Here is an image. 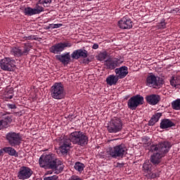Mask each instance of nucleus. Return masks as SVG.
Segmentation results:
<instances>
[{
  "instance_id": "32",
  "label": "nucleus",
  "mask_w": 180,
  "mask_h": 180,
  "mask_svg": "<svg viewBox=\"0 0 180 180\" xmlns=\"http://www.w3.org/2000/svg\"><path fill=\"white\" fill-rule=\"evenodd\" d=\"M38 2L40 5L48 8V6H50V4H51V0H38Z\"/></svg>"
},
{
  "instance_id": "14",
  "label": "nucleus",
  "mask_w": 180,
  "mask_h": 180,
  "mask_svg": "<svg viewBox=\"0 0 180 180\" xmlns=\"http://www.w3.org/2000/svg\"><path fill=\"white\" fill-rule=\"evenodd\" d=\"M56 58L60 61V63H62L63 65H68L71 61V55H70V52H68L66 53L56 55Z\"/></svg>"
},
{
  "instance_id": "30",
  "label": "nucleus",
  "mask_w": 180,
  "mask_h": 180,
  "mask_svg": "<svg viewBox=\"0 0 180 180\" xmlns=\"http://www.w3.org/2000/svg\"><path fill=\"white\" fill-rule=\"evenodd\" d=\"M71 57L74 60H78V58H81V53L79 51V49L74 51L71 54Z\"/></svg>"
},
{
  "instance_id": "13",
  "label": "nucleus",
  "mask_w": 180,
  "mask_h": 180,
  "mask_svg": "<svg viewBox=\"0 0 180 180\" xmlns=\"http://www.w3.org/2000/svg\"><path fill=\"white\" fill-rule=\"evenodd\" d=\"M118 26L120 29H131L133 21L129 17L124 16L118 22Z\"/></svg>"
},
{
  "instance_id": "29",
  "label": "nucleus",
  "mask_w": 180,
  "mask_h": 180,
  "mask_svg": "<svg viewBox=\"0 0 180 180\" xmlns=\"http://www.w3.org/2000/svg\"><path fill=\"white\" fill-rule=\"evenodd\" d=\"M172 108L174 110H180V98H178L172 103Z\"/></svg>"
},
{
  "instance_id": "27",
  "label": "nucleus",
  "mask_w": 180,
  "mask_h": 180,
  "mask_svg": "<svg viewBox=\"0 0 180 180\" xmlns=\"http://www.w3.org/2000/svg\"><path fill=\"white\" fill-rule=\"evenodd\" d=\"M74 168L75 169H76V171H78L79 172H82V171H84V168H85V165H84V163L77 162L75 164Z\"/></svg>"
},
{
  "instance_id": "22",
  "label": "nucleus",
  "mask_w": 180,
  "mask_h": 180,
  "mask_svg": "<svg viewBox=\"0 0 180 180\" xmlns=\"http://www.w3.org/2000/svg\"><path fill=\"white\" fill-rule=\"evenodd\" d=\"M11 123H12V118L10 116H6L3 120H0V128L2 126L6 129Z\"/></svg>"
},
{
  "instance_id": "15",
  "label": "nucleus",
  "mask_w": 180,
  "mask_h": 180,
  "mask_svg": "<svg viewBox=\"0 0 180 180\" xmlns=\"http://www.w3.org/2000/svg\"><path fill=\"white\" fill-rule=\"evenodd\" d=\"M115 74L119 79H123L129 74V68L127 66L116 68Z\"/></svg>"
},
{
  "instance_id": "48",
  "label": "nucleus",
  "mask_w": 180,
  "mask_h": 180,
  "mask_svg": "<svg viewBox=\"0 0 180 180\" xmlns=\"http://www.w3.org/2000/svg\"><path fill=\"white\" fill-rule=\"evenodd\" d=\"M148 139H149V138H148V137H146V140H148Z\"/></svg>"
},
{
  "instance_id": "17",
  "label": "nucleus",
  "mask_w": 180,
  "mask_h": 180,
  "mask_svg": "<svg viewBox=\"0 0 180 180\" xmlns=\"http://www.w3.org/2000/svg\"><path fill=\"white\" fill-rule=\"evenodd\" d=\"M146 102L149 103V105H157L160 101H161V98L160 96L156 94H151L150 96H146Z\"/></svg>"
},
{
  "instance_id": "11",
  "label": "nucleus",
  "mask_w": 180,
  "mask_h": 180,
  "mask_svg": "<svg viewBox=\"0 0 180 180\" xmlns=\"http://www.w3.org/2000/svg\"><path fill=\"white\" fill-rule=\"evenodd\" d=\"M107 129L110 133H119V131H122V129H123L122 120L120 118L112 120Z\"/></svg>"
},
{
  "instance_id": "44",
  "label": "nucleus",
  "mask_w": 180,
  "mask_h": 180,
  "mask_svg": "<svg viewBox=\"0 0 180 180\" xmlns=\"http://www.w3.org/2000/svg\"><path fill=\"white\" fill-rule=\"evenodd\" d=\"M92 49H94V50H96L97 49H99V45L98 44H94L93 45Z\"/></svg>"
},
{
  "instance_id": "33",
  "label": "nucleus",
  "mask_w": 180,
  "mask_h": 180,
  "mask_svg": "<svg viewBox=\"0 0 180 180\" xmlns=\"http://www.w3.org/2000/svg\"><path fill=\"white\" fill-rule=\"evenodd\" d=\"M34 9L35 10V13H37V15L39 13H41V12H43V11H44V8L40 6V4H39V1L36 4L35 8Z\"/></svg>"
},
{
  "instance_id": "43",
  "label": "nucleus",
  "mask_w": 180,
  "mask_h": 180,
  "mask_svg": "<svg viewBox=\"0 0 180 180\" xmlns=\"http://www.w3.org/2000/svg\"><path fill=\"white\" fill-rule=\"evenodd\" d=\"M117 167L118 168H122V167H124V163H120V162H117Z\"/></svg>"
},
{
  "instance_id": "23",
  "label": "nucleus",
  "mask_w": 180,
  "mask_h": 180,
  "mask_svg": "<svg viewBox=\"0 0 180 180\" xmlns=\"http://www.w3.org/2000/svg\"><path fill=\"white\" fill-rule=\"evenodd\" d=\"M4 153H7L8 155H11L13 157H18V153H16V150L15 148L12 147H5L3 148Z\"/></svg>"
},
{
  "instance_id": "7",
  "label": "nucleus",
  "mask_w": 180,
  "mask_h": 180,
  "mask_svg": "<svg viewBox=\"0 0 180 180\" xmlns=\"http://www.w3.org/2000/svg\"><path fill=\"white\" fill-rule=\"evenodd\" d=\"M16 67V61L12 58L6 57L0 60V68L3 71H13Z\"/></svg>"
},
{
  "instance_id": "42",
  "label": "nucleus",
  "mask_w": 180,
  "mask_h": 180,
  "mask_svg": "<svg viewBox=\"0 0 180 180\" xmlns=\"http://www.w3.org/2000/svg\"><path fill=\"white\" fill-rule=\"evenodd\" d=\"M34 36H28V37H24V39H27V40H36V39L34 38Z\"/></svg>"
},
{
  "instance_id": "12",
  "label": "nucleus",
  "mask_w": 180,
  "mask_h": 180,
  "mask_svg": "<svg viewBox=\"0 0 180 180\" xmlns=\"http://www.w3.org/2000/svg\"><path fill=\"white\" fill-rule=\"evenodd\" d=\"M32 175H33V171L28 167H21L18 172V179L22 180L29 179Z\"/></svg>"
},
{
  "instance_id": "40",
  "label": "nucleus",
  "mask_w": 180,
  "mask_h": 180,
  "mask_svg": "<svg viewBox=\"0 0 180 180\" xmlns=\"http://www.w3.org/2000/svg\"><path fill=\"white\" fill-rule=\"evenodd\" d=\"M61 26H63V24H51V29H58Z\"/></svg>"
},
{
  "instance_id": "10",
  "label": "nucleus",
  "mask_w": 180,
  "mask_h": 180,
  "mask_svg": "<svg viewBox=\"0 0 180 180\" xmlns=\"http://www.w3.org/2000/svg\"><path fill=\"white\" fill-rule=\"evenodd\" d=\"M72 46V44H71V42L66 41L54 44L51 48H49V51L53 54H60V53L64 51L67 47H71Z\"/></svg>"
},
{
  "instance_id": "37",
  "label": "nucleus",
  "mask_w": 180,
  "mask_h": 180,
  "mask_svg": "<svg viewBox=\"0 0 180 180\" xmlns=\"http://www.w3.org/2000/svg\"><path fill=\"white\" fill-rule=\"evenodd\" d=\"M106 57H108V53H106V52L101 53L98 55V60L100 61H103V60L106 59Z\"/></svg>"
},
{
  "instance_id": "1",
  "label": "nucleus",
  "mask_w": 180,
  "mask_h": 180,
  "mask_svg": "<svg viewBox=\"0 0 180 180\" xmlns=\"http://www.w3.org/2000/svg\"><path fill=\"white\" fill-rule=\"evenodd\" d=\"M88 136L84 132L81 131H73L70 134L68 138L64 137L60 141L59 151L63 155H65L70 148H71V143L84 147V146L88 144Z\"/></svg>"
},
{
  "instance_id": "5",
  "label": "nucleus",
  "mask_w": 180,
  "mask_h": 180,
  "mask_svg": "<svg viewBox=\"0 0 180 180\" xmlns=\"http://www.w3.org/2000/svg\"><path fill=\"white\" fill-rule=\"evenodd\" d=\"M51 96L53 99H63L65 96V91L64 90V86L61 82L55 83L51 87Z\"/></svg>"
},
{
  "instance_id": "38",
  "label": "nucleus",
  "mask_w": 180,
  "mask_h": 180,
  "mask_svg": "<svg viewBox=\"0 0 180 180\" xmlns=\"http://www.w3.org/2000/svg\"><path fill=\"white\" fill-rule=\"evenodd\" d=\"M158 27L159 29H165V27H167L165 20H162V21L158 25Z\"/></svg>"
},
{
  "instance_id": "16",
  "label": "nucleus",
  "mask_w": 180,
  "mask_h": 180,
  "mask_svg": "<svg viewBox=\"0 0 180 180\" xmlns=\"http://www.w3.org/2000/svg\"><path fill=\"white\" fill-rule=\"evenodd\" d=\"M151 153H153V154L150 156V162H152L153 165H158V164L161 162V158H162L164 155L157 151H151Z\"/></svg>"
},
{
  "instance_id": "8",
  "label": "nucleus",
  "mask_w": 180,
  "mask_h": 180,
  "mask_svg": "<svg viewBox=\"0 0 180 180\" xmlns=\"http://www.w3.org/2000/svg\"><path fill=\"white\" fill-rule=\"evenodd\" d=\"M146 85L153 86V88L160 89L164 85V79L161 77H155L154 75L148 76L146 79Z\"/></svg>"
},
{
  "instance_id": "47",
  "label": "nucleus",
  "mask_w": 180,
  "mask_h": 180,
  "mask_svg": "<svg viewBox=\"0 0 180 180\" xmlns=\"http://www.w3.org/2000/svg\"><path fill=\"white\" fill-rule=\"evenodd\" d=\"M85 63H86L88 64L89 63V59H86Z\"/></svg>"
},
{
  "instance_id": "9",
  "label": "nucleus",
  "mask_w": 180,
  "mask_h": 180,
  "mask_svg": "<svg viewBox=\"0 0 180 180\" xmlns=\"http://www.w3.org/2000/svg\"><path fill=\"white\" fill-rule=\"evenodd\" d=\"M144 102V97L140 95H136L131 97L128 101L127 105L129 109L131 110H136L140 105H143Z\"/></svg>"
},
{
  "instance_id": "35",
  "label": "nucleus",
  "mask_w": 180,
  "mask_h": 180,
  "mask_svg": "<svg viewBox=\"0 0 180 180\" xmlns=\"http://www.w3.org/2000/svg\"><path fill=\"white\" fill-rule=\"evenodd\" d=\"M80 51V56L82 58H86L88 57V51L85 49H79Z\"/></svg>"
},
{
  "instance_id": "46",
  "label": "nucleus",
  "mask_w": 180,
  "mask_h": 180,
  "mask_svg": "<svg viewBox=\"0 0 180 180\" xmlns=\"http://www.w3.org/2000/svg\"><path fill=\"white\" fill-rule=\"evenodd\" d=\"M46 30H49V29H51V24L46 27Z\"/></svg>"
},
{
  "instance_id": "2",
  "label": "nucleus",
  "mask_w": 180,
  "mask_h": 180,
  "mask_svg": "<svg viewBox=\"0 0 180 180\" xmlns=\"http://www.w3.org/2000/svg\"><path fill=\"white\" fill-rule=\"evenodd\" d=\"M39 166L45 169H53L55 174H60L64 169L63 162L55 154L42 155L39 160Z\"/></svg>"
},
{
  "instance_id": "28",
  "label": "nucleus",
  "mask_w": 180,
  "mask_h": 180,
  "mask_svg": "<svg viewBox=\"0 0 180 180\" xmlns=\"http://www.w3.org/2000/svg\"><path fill=\"white\" fill-rule=\"evenodd\" d=\"M143 169L146 174H150L153 171V165L150 163H144L143 165Z\"/></svg>"
},
{
  "instance_id": "19",
  "label": "nucleus",
  "mask_w": 180,
  "mask_h": 180,
  "mask_svg": "<svg viewBox=\"0 0 180 180\" xmlns=\"http://www.w3.org/2000/svg\"><path fill=\"white\" fill-rule=\"evenodd\" d=\"M119 62L117 60H113L109 58L105 61L104 65H105L107 70H115L117 67Z\"/></svg>"
},
{
  "instance_id": "25",
  "label": "nucleus",
  "mask_w": 180,
  "mask_h": 180,
  "mask_svg": "<svg viewBox=\"0 0 180 180\" xmlns=\"http://www.w3.org/2000/svg\"><path fill=\"white\" fill-rule=\"evenodd\" d=\"M11 54L14 57H22V50L17 47H13L11 50Z\"/></svg>"
},
{
  "instance_id": "39",
  "label": "nucleus",
  "mask_w": 180,
  "mask_h": 180,
  "mask_svg": "<svg viewBox=\"0 0 180 180\" xmlns=\"http://www.w3.org/2000/svg\"><path fill=\"white\" fill-rule=\"evenodd\" d=\"M44 180H59L58 176L56 175H53L51 176L45 177Z\"/></svg>"
},
{
  "instance_id": "31",
  "label": "nucleus",
  "mask_w": 180,
  "mask_h": 180,
  "mask_svg": "<svg viewBox=\"0 0 180 180\" xmlns=\"http://www.w3.org/2000/svg\"><path fill=\"white\" fill-rule=\"evenodd\" d=\"M4 95L6 99H12V98H13V89H11L10 90H6Z\"/></svg>"
},
{
  "instance_id": "21",
  "label": "nucleus",
  "mask_w": 180,
  "mask_h": 180,
  "mask_svg": "<svg viewBox=\"0 0 180 180\" xmlns=\"http://www.w3.org/2000/svg\"><path fill=\"white\" fill-rule=\"evenodd\" d=\"M105 81L107 82V85H110V86H112V85H116V84H117V81H119V79L117 78V76L111 75L106 78Z\"/></svg>"
},
{
  "instance_id": "6",
  "label": "nucleus",
  "mask_w": 180,
  "mask_h": 180,
  "mask_svg": "<svg viewBox=\"0 0 180 180\" xmlns=\"http://www.w3.org/2000/svg\"><path fill=\"white\" fill-rule=\"evenodd\" d=\"M6 139L11 147H18V146H20L22 143V136H20V134L16 132H8L6 135Z\"/></svg>"
},
{
  "instance_id": "41",
  "label": "nucleus",
  "mask_w": 180,
  "mask_h": 180,
  "mask_svg": "<svg viewBox=\"0 0 180 180\" xmlns=\"http://www.w3.org/2000/svg\"><path fill=\"white\" fill-rule=\"evenodd\" d=\"M8 109H16V105L15 104H7Z\"/></svg>"
},
{
  "instance_id": "20",
  "label": "nucleus",
  "mask_w": 180,
  "mask_h": 180,
  "mask_svg": "<svg viewBox=\"0 0 180 180\" xmlns=\"http://www.w3.org/2000/svg\"><path fill=\"white\" fill-rule=\"evenodd\" d=\"M161 116H162V113L156 112L155 115H153L152 116V117L149 120L148 124L149 126H154L155 124L157 123V122H158V120H160V117H161Z\"/></svg>"
},
{
  "instance_id": "4",
  "label": "nucleus",
  "mask_w": 180,
  "mask_h": 180,
  "mask_svg": "<svg viewBox=\"0 0 180 180\" xmlns=\"http://www.w3.org/2000/svg\"><path fill=\"white\" fill-rule=\"evenodd\" d=\"M172 147V144L171 142L168 141H165L163 142H160L158 144H153L150 147V151L155 152L157 151L160 154L162 155L163 157H165L166 154L169 153V150Z\"/></svg>"
},
{
  "instance_id": "26",
  "label": "nucleus",
  "mask_w": 180,
  "mask_h": 180,
  "mask_svg": "<svg viewBox=\"0 0 180 180\" xmlns=\"http://www.w3.org/2000/svg\"><path fill=\"white\" fill-rule=\"evenodd\" d=\"M24 13L25 15H27L28 16H33V15H37L34 8H32L30 7L25 8L24 10Z\"/></svg>"
},
{
  "instance_id": "49",
  "label": "nucleus",
  "mask_w": 180,
  "mask_h": 180,
  "mask_svg": "<svg viewBox=\"0 0 180 180\" xmlns=\"http://www.w3.org/2000/svg\"><path fill=\"white\" fill-rule=\"evenodd\" d=\"M87 1H92V0H87Z\"/></svg>"
},
{
  "instance_id": "36",
  "label": "nucleus",
  "mask_w": 180,
  "mask_h": 180,
  "mask_svg": "<svg viewBox=\"0 0 180 180\" xmlns=\"http://www.w3.org/2000/svg\"><path fill=\"white\" fill-rule=\"evenodd\" d=\"M148 178H150V179H155V178H157V176H158V173L155 172H153V170L151 172H150L148 174Z\"/></svg>"
},
{
  "instance_id": "45",
  "label": "nucleus",
  "mask_w": 180,
  "mask_h": 180,
  "mask_svg": "<svg viewBox=\"0 0 180 180\" xmlns=\"http://www.w3.org/2000/svg\"><path fill=\"white\" fill-rule=\"evenodd\" d=\"M4 151H5V150H4V149L0 150V157H1V155H4Z\"/></svg>"
},
{
  "instance_id": "18",
  "label": "nucleus",
  "mask_w": 180,
  "mask_h": 180,
  "mask_svg": "<svg viewBox=\"0 0 180 180\" xmlns=\"http://www.w3.org/2000/svg\"><path fill=\"white\" fill-rule=\"evenodd\" d=\"M175 127V124L169 119H163L160 122V129H169L170 127Z\"/></svg>"
},
{
  "instance_id": "34",
  "label": "nucleus",
  "mask_w": 180,
  "mask_h": 180,
  "mask_svg": "<svg viewBox=\"0 0 180 180\" xmlns=\"http://www.w3.org/2000/svg\"><path fill=\"white\" fill-rule=\"evenodd\" d=\"M29 51H30V46L27 44H25L24 50L22 51V56H27V54H29Z\"/></svg>"
},
{
  "instance_id": "24",
  "label": "nucleus",
  "mask_w": 180,
  "mask_h": 180,
  "mask_svg": "<svg viewBox=\"0 0 180 180\" xmlns=\"http://www.w3.org/2000/svg\"><path fill=\"white\" fill-rule=\"evenodd\" d=\"M170 85L174 88H179L180 86V76L174 77L170 79Z\"/></svg>"
},
{
  "instance_id": "3",
  "label": "nucleus",
  "mask_w": 180,
  "mask_h": 180,
  "mask_svg": "<svg viewBox=\"0 0 180 180\" xmlns=\"http://www.w3.org/2000/svg\"><path fill=\"white\" fill-rule=\"evenodd\" d=\"M108 153L112 158H123L127 154V148H126L124 143H121L112 148H109Z\"/></svg>"
}]
</instances>
